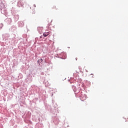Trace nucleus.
Segmentation results:
<instances>
[{
    "instance_id": "nucleus-4",
    "label": "nucleus",
    "mask_w": 128,
    "mask_h": 128,
    "mask_svg": "<svg viewBox=\"0 0 128 128\" xmlns=\"http://www.w3.org/2000/svg\"><path fill=\"white\" fill-rule=\"evenodd\" d=\"M38 62H42V58L40 59V60H38Z\"/></svg>"
},
{
    "instance_id": "nucleus-2",
    "label": "nucleus",
    "mask_w": 128,
    "mask_h": 128,
    "mask_svg": "<svg viewBox=\"0 0 128 128\" xmlns=\"http://www.w3.org/2000/svg\"><path fill=\"white\" fill-rule=\"evenodd\" d=\"M48 34H50V33L48 32H45L43 34V36H48Z\"/></svg>"
},
{
    "instance_id": "nucleus-6",
    "label": "nucleus",
    "mask_w": 128,
    "mask_h": 128,
    "mask_svg": "<svg viewBox=\"0 0 128 128\" xmlns=\"http://www.w3.org/2000/svg\"><path fill=\"white\" fill-rule=\"evenodd\" d=\"M40 38H42V36H40Z\"/></svg>"
},
{
    "instance_id": "nucleus-3",
    "label": "nucleus",
    "mask_w": 128,
    "mask_h": 128,
    "mask_svg": "<svg viewBox=\"0 0 128 128\" xmlns=\"http://www.w3.org/2000/svg\"><path fill=\"white\" fill-rule=\"evenodd\" d=\"M52 10H58V8H56V6H54L52 8Z\"/></svg>"
},
{
    "instance_id": "nucleus-1",
    "label": "nucleus",
    "mask_w": 128,
    "mask_h": 128,
    "mask_svg": "<svg viewBox=\"0 0 128 128\" xmlns=\"http://www.w3.org/2000/svg\"><path fill=\"white\" fill-rule=\"evenodd\" d=\"M24 4H26V2L24 1V0H20L18 2V5L19 8H20V6H24Z\"/></svg>"
},
{
    "instance_id": "nucleus-5",
    "label": "nucleus",
    "mask_w": 128,
    "mask_h": 128,
    "mask_svg": "<svg viewBox=\"0 0 128 128\" xmlns=\"http://www.w3.org/2000/svg\"><path fill=\"white\" fill-rule=\"evenodd\" d=\"M36 14V12H34L32 14Z\"/></svg>"
}]
</instances>
